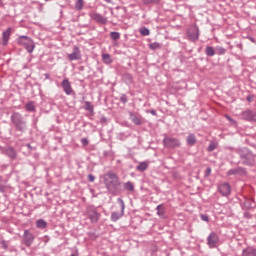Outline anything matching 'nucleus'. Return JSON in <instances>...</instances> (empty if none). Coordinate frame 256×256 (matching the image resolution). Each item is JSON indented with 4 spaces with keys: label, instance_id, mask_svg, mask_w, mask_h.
<instances>
[{
    "label": "nucleus",
    "instance_id": "obj_1",
    "mask_svg": "<svg viewBox=\"0 0 256 256\" xmlns=\"http://www.w3.org/2000/svg\"><path fill=\"white\" fill-rule=\"evenodd\" d=\"M104 185L113 197L121 195L123 193V182L119 179V176L115 172H108L104 174Z\"/></svg>",
    "mask_w": 256,
    "mask_h": 256
},
{
    "label": "nucleus",
    "instance_id": "obj_2",
    "mask_svg": "<svg viewBox=\"0 0 256 256\" xmlns=\"http://www.w3.org/2000/svg\"><path fill=\"white\" fill-rule=\"evenodd\" d=\"M11 123L15 127L17 134L15 137H21L25 131H27V120L19 112H13L11 117Z\"/></svg>",
    "mask_w": 256,
    "mask_h": 256
},
{
    "label": "nucleus",
    "instance_id": "obj_3",
    "mask_svg": "<svg viewBox=\"0 0 256 256\" xmlns=\"http://www.w3.org/2000/svg\"><path fill=\"white\" fill-rule=\"evenodd\" d=\"M236 153L240 157V163L246 167H255L256 154L253 153L249 148H239Z\"/></svg>",
    "mask_w": 256,
    "mask_h": 256
},
{
    "label": "nucleus",
    "instance_id": "obj_4",
    "mask_svg": "<svg viewBox=\"0 0 256 256\" xmlns=\"http://www.w3.org/2000/svg\"><path fill=\"white\" fill-rule=\"evenodd\" d=\"M86 216L90 219L92 225L99 223V219H101V213L97 211L95 206H88L86 208Z\"/></svg>",
    "mask_w": 256,
    "mask_h": 256
},
{
    "label": "nucleus",
    "instance_id": "obj_5",
    "mask_svg": "<svg viewBox=\"0 0 256 256\" xmlns=\"http://www.w3.org/2000/svg\"><path fill=\"white\" fill-rule=\"evenodd\" d=\"M17 42L19 45H23L28 53H33L35 49V42H33V39L29 38V36H19Z\"/></svg>",
    "mask_w": 256,
    "mask_h": 256
},
{
    "label": "nucleus",
    "instance_id": "obj_6",
    "mask_svg": "<svg viewBox=\"0 0 256 256\" xmlns=\"http://www.w3.org/2000/svg\"><path fill=\"white\" fill-rule=\"evenodd\" d=\"M163 145L166 149H177V147H181V140L168 136L163 139Z\"/></svg>",
    "mask_w": 256,
    "mask_h": 256
},
{
    "label": "nucleus",
    "instance_id": "obj_7",
    "mask_svg": "<svg viewBox=\"0 0 256 256\" xmlns=\"http://www.w3.org/2000/svg\"><path fill=\"white\" fill-rule=\"evenodd\" d=\"M117 201L120 204L121 211L111 213L110 219L113 221V223H117V221H119V219L125 215V202L121 198H118Z\"/></svg>",
    "mask_w": 256,
    "mask_h": 256
},
{
    "label": "nucleus",
    "instance_id": "obj_8",
    "mask_svg": "<svg viewBox=\"0 0 256 256\" xmlns=\"http://www.w3.org/2000/svg\"><path fill=\"white\" fill-rule=\"evenodd\" d=\"M241 117L244 121H249L250 123H256V111L251 109L242 112Z\"/></svg>",
    "mask_w": 256,
    "mask_h": 256
},
{
    "label": "nucleus",
    "instance_id": "obj_9",
    "mask_svg": "<svg viewBox=\"0 0 256 256\" xmlns=\"http://www.w3.org/2000/svg\"><path fill=\"white\" fill-rule=\"evenodd\" d=\"M89 17L100 25H107V18L97 12H90Z\"/></svg>",
    "mask_w": 256,
    "mask_h": 256
},
{
    "label": "nucleus",
    "instance_id": "obj_10",
    "mask_svg": "<svg viewBox=\"0 0 256 256\" xmlns=\"http://www.w3.org/2000/svg\"><path fill=\"white\" fill-rule=\"evenodd\" d=\"M217 243H219V236L215 232H211L207 238V245L210 249H215L217 247Z\"/></svg>",
    "mask_w": 256,
    "mask_h": 256
},
{
    "label": "nucleus",
    "instance_id": "obj_11",
    "mask_svg": "<svg viewBox=\"0 0 256 256\" xmlns=\"http://www.w3.org/2000/svg\"><path fill=\"white\" fill-rule=\"evenodd\" d=\"M2 152L4 153V155H7L12 161H15V159H17V150H15L13 146L4 147Z\"/></svg>",
    "mask_w": 256,
    "mask_h": 256
},
{
    "label": "nucleus",
    "instance_id": "obj_12",
    "mask_svg": "<svg viewBox=\"0 0 256 256\" xmlns=\"http://www.w3.org/2000/svg\"><path fill=\"white\" fill-rule=\"evenodd\" d=\"M33 241H35V236H33V233H31L29 230H25L23 235V243L26 245V247H29L30 245H33Z\"/></svg>",
    "mask_w": 256,
    "mask_h": 256
},
{
    "label": "nucleus",
    "instance_id": "obj_13",
    "mask_svg": "<svg viewBox=\"0 0 256 256\" xmlns=\"http://www.w3.org/2000/svg\"><path fill=\"white\" fill-rule=\"evenodd\" d=\"M189 41H197L199 39V28L192 27L187 31Z\"/></svg>",
    "mask_w": 256,
    "mask_h": 256
},
{
    "label": "nucleus",
    "instance_id": "obj_14",
    "mask_svg": "<svg viewBox=\"0 0 256 256\" xmlns=\"http://www.w3.org/2000/svg\"><path fill=\"white\" fill-rule=\"evenodd\" d=\"M218 191L223 197H229V195H231V185H229V183L221 184L218 187Z\"/></svg>",
    "mask_w": 256,
    "mask_h": 256
},
{
    "label": "nucleus",
    "instance_id": "obj_15",
    "mask_svg": "<svg viewBox=\"0 0 256 256\" xmlns=\"http://www.w3.org/2000/svg\"><path fill=\"white\" fill-rule=\"evenodd\" d=\"M227 175L229 177H231V175H240V176H245L247 175V169L244 168V167H237V168H234V169H230L228 172H227Z\"/></svg>",
    "mask_w": 256,
    "mask_h": 256
},
{
    "label": "nucleus",
    "instance_id": "obj_16",
    "mask_svg": "<svg viewBox=\"0 0 256 256\" xmlns=\"http://www.w3.org/2000/svg\"><path fill=\"white\" fill-rule=\"evenodd\" d=\"M68 59L69 61H78L81 59V50H79V47H74L73 52L68 55Z\"/></svg>",
    "mask_w": 256,
    "mask_h": 256
},
{
    "label": "nucleus",
    "instance_id": "obj_17",
    "mask_svg": "<svg viewBox=\"0 0 256 256\" xmlns=\"http://www.w3.org/2000/svg\"><path fill=\"white\" fill-rule=\"evenodd\" d=\"M63 91L66 93V95H71L73 93V88L71 87V82H69V79H64L61 83Z\"/></svg>",
    "mask_w": 256,
    "mask_h": 256
},
{
    "label": "nucleus",
    "instance_id": "obj_18",
    "mask_svg": "<svg viewBox=\"0 0 256 256\" xmlns=\"http://www.w3.org/2000/svg\"><path fill=\"white\" fill-rule=\"evenodd\" d=\"M129 119L134 123V125H143V120L141 119V116L137 115L135 112H129Z\"/></svg>",
    "mask_w": 256,
    "mask_h": 256
},
{
    "label": "nucleus",
    "instance_id": "obj_19",
    "mask_svg": "<svg viewBox=\"0 0 256 256\" xmlns=\"http://www.w3.org/2000/svg\"><path fill=\"white\" fill-rule=\"evenodd\" d=\"M11 31H12L11 28H7L6 31H4L2 33V45L4 47H7V45H9V39L11 37Z\"/></svg>",
    "mask_w": 256,
    "mask_h": 256
},
{
    "label": "nucleus",
    "instance_id": "obj_20",
    "mask_svg": "<svg viewBox=\"0 0 256 256\" xmlns=\"http://www.w3.org/2000/svg\"><path fill=\"white\" fill-rule=\"evenodd\" d=\"M186 143L189 147H193L195 146V144L197 143V137L195 136V134L191 133L186 137Z\"/></svg>",
    "mask_w": 256,
    "mask_h": 256
},
{
    "label": "nucleus",
    "instance_id": "obj_21",
    "mask_svg": "<svg viewBox=\"0 0 256 256\" xmlns=\"http://www.w3.org/2000/svg\"><path fill=\"white\" fill-rule=\"evenodd\" d=\"M241 208L243 211H249L250 209L253 208V202L251 199L245 198L244 202L241 203Z\"/></svg>",
    "mask_w": 256,
    "mask_h": 256
},
{
    "label": "nucleus",
    "instance_id": "obj_22",
    "mask_svg": "<svg viewBox=\"0 0 256 256\" xmlns=\"http://www.w3.org/2000/svg\"><path fill=\"white\" fill-rule=\"evenodd\" d=\"M84 109H85V111H89L91 115H95V106H93V104H91V102L85 101Z\"/></svg>",
    "mask_w": 256,
    "mask_h": 256
},
{
    "label": "nucleus",
    "instance_id": "obj_23",
    "mask_svg": "<svg viewBox=\"0 0 256 256\" xmlns=\"http://www.w3.org/2000/svg\"><path fill=\"white\" fill-rule=\"evenodd\" d=\"M243 256H256V249L248 247L243 250Z\"/></svg>",
    "mask_w": 256,
    "mask_h": 256
},
{
    "label": "nucleus",
    "instance_id": "obj_24",
    "mask_svg": "<svg viewBox=\"0 0 256 256\" xmlns=\"http://www.w3.org/2000/svg\"><path fill=\"white\" fill-rule=\"evenodd\" d=\"M137 171H140L141 173H143V171H147V169H149V163L147 162H140L137 167H136Z\"/></svg>",
    "mask_w": 256,
    "mask_h": 256
},
{
    "label": "nucleus",
    "instance_id": "obj_25",
    "mask_svg": "<svg viewBox=\"0 0 256 256\" xmlns=\"http://www.w3.org/2000/svg\"><path fill=\"white\" fill-rule=\"evenodd\" d=\"M216 53L215 48H213V46H206L205 48V54L207 55V57H213Z\"/></svg>",
    "mask_w": 256,
    "mask_h": 256
},
{
    "label": "nucleus",
    "instance_id": "obj_26",
    "mask_svg": "<svg viewBox=\"0 0 256 256\" xmlns=\"http://www.w3.org/2000/svg\"><path fill=\"white\" fill-rule=\"evenodd\" d=\"M102 61L106 65H111V63H113V60L111 59V55L107 53L102 54Z\"/></svg>",
    "mask_w": 256,
    "mask_h": 256
},
{
    "label": "nucleus",
    "instance_id": "obj_27",
    "mask_svg": "<svg viewBox=\"0 0 256 256\" xmlns=\"http://www.w3.org/2000/svg\"><path fill=\"white\" fill-rule=\"evenodd\" d=\"M122 79L125 83H127L128 85L133 83V76L129 73H125L122 75Z\"/></svg>",
    "mask_w": 256,
    "mask_h": 256
},
{
    "label": "nucleus",
    "instance_id": "obj_28",
    "mask_svg": "<svg viewBox=\"0 0 256 256\" xmlns=\"http://www.w3.org/2000/svg\"><path fill=\"white\" fill-rule=\"evenodd\" d=\"M36 227H38V229H45L47 227V222L43 219H39L36 221Z\"/></svg>",
    "mask_w": 256,
    "mask_h": 256
},
{
    "label": "nucleus",
    "instance_id": "obj_29",
    "mask_svg": "<svg viewBox=\"0 0 256 256\" xmlns=\"http://www.w3.org/2000/svg\"><path fill=\"white\" fill-rule=\"evenodd\" d=\"M139 31H140V34L142 35V37H147V36L151 35V31L147 27H141L139 29Z\"/></svg>",
    "mask_w": 256,
    "mask_h": 256
},
{
    "label": "nucleus",
    "instance_id": "obj_30",
    "mask_svg": "<svg viewBox=\"0 0 256 256\" xmlns=\"http://www.w3.org/2000/svg\"><path fill=\"white\" fill-rule=\"evenodd\" d=\"M143 5H159L161 0H142Z\"/></svg>",
    "mask_w": 256,
    "mask_h": 256
},
{
    "label": "nucleus",
    "instance_id": "obj_31",
    "mask_svg": "<svg viewBox=\"0 0 256 256\" xmlns=\"http://www.w3.org/2000/svg\"><path fill=\"white\" fill-rule=\"evenodd\" d=\"M84 5H85V2L83 0H76V3H75L76 11H81Z\"/></svg>",
    "mask_w": 256,
    "mask_h": 256
},
{
    "label": "nucleus",
    "instance_id": "obj_32",
    "mask_svg": "<svg viewBox=\"0 0 256 256\" xmlns=\"http://www.w3.org/2000/svg\"><path fill=\"white\" fill-rule=\"evenodd\" d=\"M156 209L157 215H159V217H163L165 215V207H163V204L158 205Z\"/></svg>",
    "mask_w": 256,
    "mask_h": 256
},
{
    "label": "nucleus",
    "instance_id": "obj_33",
    "mask_svg": "<svg viewBox=\"0 0 256 256\" xmlns=\"http://www.w3.org/2000/svg\"><path fill=\"white\" fill-rule=\"evenodd\" d=\"M110 39H112V41H119V39H121V33L111 32L110 33Z\"/></svg>",
    "mask_w": 256,
    "mask_h": 256
},
{
    "label": "nucleus",
    "instance_id": "obj_34",
    "mask_svg": "<svg viewBox=\"0 0 256 256\" xmlns=\"http://www.w3.org/2000/svg\"><path fill=\"white\" fill-rule=\"evenodd\" d=\"M124 189L126 191H135V186L133 185V183L131 181H128L124 184Z\"/></svg>",
    "mask_w": 256,
    "mask_h": 256
},
{
    "label": "nucleus",
    "instance_id": "obj_35",
    "mask_svg": "<svg viewBox=\"0 0 256 256\" xmlns=\"http://www.w3.org/2000/svg\"><path fill=\"white\" fill-rule=\"evenodd\" d=\"M149 49H151L152 51H156V49H161V45L159 44V42H153L149 44Z\"/></svg>",
    "mask_w": 256,
    "mask_h": 256
},
{
    "label": "nucleus",
    "instance_id": "obj_36",
    "mask_svg": "<svg viewBox=\"0 0 256 256\" xmlns=\"http://www.w3.org/2000/svg\"><path fill=\"white\" fill-rule=\"evenodd\" d=\"M227 53V49L218 46L216 47V55H225Z\"/></svg>",
    "mask_w": 256,
    "mask_h": 256
},
{
    "label": "nucleus",
    "instance_id": "obj_37",
    "mask_svg": "<svg viewBox=\"0 0 256 256\" xmlns=\"http://www.w3.org/2000/svg\"><path fill=\"white\" fill-rule=\"evenodd\" d=\"M25 109H26V111L34 112L35 111V104H33V102H28L25 105Z\"/></svg>",
    "mask_w": 256,
    "mask_h": 256
},
{
    "label": "nucleus",
    "instance_id": "obj_38",
    "mask_svg": "<svg viewBox=\"0 0 256 256\" xmlns=\"http://www.w3.org/2000/svg\"><path fill=\"white\" fill-rule=\"evenodd\" d=\"M22 147H27L29 155H31V153H33V151L37 150L36 147L31 146V144H29V143L23 144Z\"/></svg>",
    "mask_w": 256,
    "mask_h": 256
},
{
    "label": "nucleus",
    "instance_id": "obj_39",
    "mask_svg": "<svg viewBox=\"0 0 256 256\" xmlns=\"http://www.w3.org/2000/svg\"><path fill=\"white\" fill-rule=\"evenodd\" d=\"M217 149V144L216 143H210L208 148H207V151L208 153H211L213 151H215Z\"/></svg>",
    "mask_w": 256,
    "mask_h": 256
},
{
    "label": "nucleus",
    "instance_id": "obj_40",
    "mask_svg": "<svg viewBox=\"0 0 256 256\" xmlns=\"http://www.w3.org/2000/svg\"><path fill=\"white\" fill-rule=\"evenodd\" d=\"M128 101H129V98H127V94H121L120 103H123V105H125V103H127Z\"/></svg>",
    "mask_w": 256,
    "mask_h": 256
},
{
    "label": "nucleus",
    "instance_id": "obj_41",
    "mask_svg": "<svg viewBox=\"0 0 256 256\" xmlns=\"http://www.w3.org/2000/svg\"><path fill=\"white\" fill-rule=\"evenodd\" d=\"M200 219L206 223H209V216L207 214H201Z\"/></svg>",
    "mask_w": 256,
    "mask_h": 256
},
{
    "label": "nucleus",
    "instance_id": "obj_42",
    "mask_svg": "<svg viewBox=\"0 0 256 256\" xmlns=\"http://www.w3.org/2000/svg\"><path fill=\"white\" fill-rule=\"evenodd\" d=\"M100 123H101V125H107V117L102 116V117L100 118Z\"/></svg>",
    "mask_w": 256,
    "mask_h": 256
},
{
    "label": "nucleus",
    "instance_id": "obj_43",
    "mask_svg": "<svg viewBox=\"0 0 256 256\" xmlns=\"http://www.w3.org/2000/svg\"><path fill=\"white\" fill-rule=\"evenodd\" d=\"M81 143L84 145V147H87V145H89V140L87 138H82Z\"/></svg>",
    "mask_w": 256,
    "mask_h": 256
},
{
    "label": "nucleus",
    "instance_id": "obj_44",
    "mask_svg": "<svg viewBox=\"0 0 256 256\" xmlns=\"http://www.w3.org/2000/svg\"><path fill=\"white\" fill-rule=\"evenodd\" d=\"M253 99H255V95H248L246 97V101H248V103H251L253 101Z\"/></svg>",
    "mask_w": 256,
    "mask_h": 256
},
{
    "label": "nucleus",
    "instance_id": "obj_45",
    "mask_svg": "<svg viewBox=\"0 0 256 256\" xmlns=\"http://www.w3.org/2000/svg\"><path fill=\"white\" fill-rule=\"evenodd\" d=\"M226 119H228V121H230V123H233V125H237V122L233 118H231V116L226 115Z\"/></svg>",
    "mask_w": 256,
    "mask_h": 256
},
{
    "label": "nucleus",
    "instance_id": "obj_46",
    "mask_svg": "<svg viewBox=\"0 0 256 256\" xmlns=\"http://www.w3.org/2000/svg\"><path fill=\"white\" fill-rule=\"evenodd\" d=\"M87 179H88V181H89L90 183H93V181H95V176H93V174H89V175L87 176Z\"/></svg>",
    "mask_w": 256,
    "mask_h": 256
},
{
    "label": "nucleus",
    "instance_id": "obj_47",
    "mask_svg": "<svg viewBox=\"0 0 256 256\" xmlns=\"http://www.w3.org/2000/svg\"><path fill=\"white\" fill-rule=\"evenodd\" d=\"M211 175V167H208L205 171L204 177H209Z\"/></svg>",
    "mask_w": 256,
    "mask_h": 256
},
{
    "label": "nucleus",
    "instance_id": "obj_48",
    "mask_svg": "<svg viewBox=\"0 0 256 256\" xmlns=\"http://www.w3.org/2000/svg\"><path fill=\"white\" fill-rule=\"evenodd\" d=\"M147 113H151V115L157 117V111L155 109L148 110Z\"/></svg>",
    "mask_w": 256,
    "mask_h": 256
},
{
    "label": "nucleus",
    "instance_id": "obj_49",
    "mask_svg": "<svg viewBox=\"0 0 256 256\" xmlns=\"http://www.w3.org/2000/svg\"><path fill=\"white\" fill-rule=\"evenodd\" d=\"M244 217H245V219H251V213L244 212Z\"/></svg>",
    "mask_w": 256,
    "mask_h": 256
},
{
    "label": "nucleus",
    "instance_id": "obj_50",
    "mask_svg": "<svg viewBox=\"0 0 256 256\" xmlns=\"http://www.w3.org/2000/svg\"><path fill=\"white\" fill-rule=\"evenodd\" d=\"M1 245L3 249H7V242H5L4 240L1 242Z\"/></svg>",
    "mask_w": 256,
    "mask_h": 256
},
{
    "label": "nucleus",
    "instance_id": "obj_51",
    "mask_svg": "<svg viewBox=\"0 0 256 256\" xmlns=\"http://www.w3.org/2000/svg\"><path fill=\"white\" fill-rule=\"evenodd\" d=\"M248 39H249V41H251V43H256L255 38H253V37L249 36V37H248Z\"/></svg>",
    "mask_w": 256,
    "mask_h": 256
},
{
    "label": "nucleus",
    "instance_id": "obj_52",
    "mask_svg": "<svg viewBox=\"0 0 256 256\" xmlns=\"http://www.w3.org/2000/svg\"><path fill=\"white\" fill-rule=\"evenodd\" d=\"M45 79H51V75L49 73L44 74Z\"/></svg>",
    "mask_w": 256,
    "mask_h": 256
},
{
    "label": "nucleus",
    "instance_id": "obj_53",
    "mask_svg": "<svg viewBox=\"0 0 256 256\" xmlns=\"http://www.w3.org/2000/svg\"><path fill=\"white\" fill-rule=\"evenodd\" d=\"M104 1H106V3H111V0H104Z\"/></svg>",
    "mask_w": 256,
    "mask_h": 256
},
{
    "label": "nucleus",
    "instance_id": "obj_54",
    "mask_svg": "<svg viewBox=\"0 0 256 256\" xmlns=\"http://www.w3.org/2000/svg\"><path fill=\"white\" fill-rule=\"evenodd\" d=\"M45 1H51V0H45Z\"/></svg>",
    "mask_w": 256,
    "mask_h": 256
}]
</instances>
